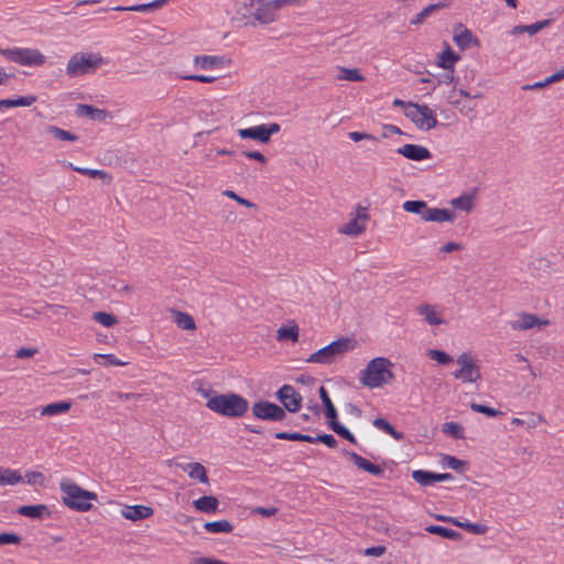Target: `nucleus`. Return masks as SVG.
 Instances as JSON below:
<instances>
[{"label":"nucleus","instance_id":"nucleus-1","mask_svg":"<svg viewBox=\"0 0 564 564\" xmlns=\"http://www.w3.org/2000/svg\"><path fill=\"white\" fill-rule=\"evenodd\" d=\"M63 503L79 512L88 511L93 508L91 501L97 499V495L88 491L77 485L74 480L65 478L59 482Z\"/></svg>","mask_w":564,"mask_h":564},{"label":"nucleus","instance_id":"nucleus-2","mask_svg":"<svg viewBox=\"0 0 564 564\" xmlns=\"http://www.w3.org/2000/svg\"><path fill=\"white\" fill-rule=\"evenodd\" d=\"M392 367L393 364L386 357L373 358L360 372L359 380L371 389L382 387L393 379Z\"/></svg>","mask_w":564,"mask_h":564},{"label":"nucleus","instance_id":"nucleus-3","mask_svg":"<svg viewBox=\"0 0 564 564\" xmlns=\"http://www.w3.org/2000/svg\"><path fill=\"white\" fill-rule=\"evenodd\" d=\"M206 406L228 417H241L249 408V402L236 393L217 394L208 399Z\"/></svg>","mask_w":564,"mask_h":564},{"label":"nucleus","instance_id":"nucleus-4","mask_svg":"<svg viewBox=\"0 0 564 564\" xmlns=\"http://www.w3.org/2000/svg\"><path fill=\"white\" fill-rule=\"evenodd\" d=\"M354 348L355 344L352 339L347 337L339 338L311 354L308 358H306V362L330 365L340 359L346 352L352 350Z\"/></svg>","mask_w":564,"mask_h":564},{"label":"nucleus","instance_id":"nucleus-5","mask_svg":"<svg viewBox=\"0 0 564 564\" xmlns=\"http://www.w3.org/2000/svg\"><path fill=\"white\" fill-rule=\"evenodd\" d=\"M106 61L99 53H75L66 65V74L74 78L86 74H94Z\"/></svg>","mask_w":564,"mask_h":564},{"label":"nucleus","instance_id":"nucleus-6","mask_svg":"<svg viewBox=\"0 0 564 564\" xmlns=\"http://www.w3.org/2000/svg\"><path fill=\"white\" fill-rule=\"evenodd\" d=\"M0 54L23 66H41L46 61V57L36 48H0Z\"/></svg>","mask_w":564,"mask_h":564},{"label":"nucleus","instance_id":"nucleus-7","mask_svg":"<svg viewBox=\"0 0 564 564\" xmlns=\"http://www.w3.org/2000/svg\"><path fill=\"white\" fill-rule=\"evenodd\" d=\"M405 115L421 130L427 131L437 124L434 111L426 105L408 102Z\"/></svg>","mask_w":564,"mask_h":564},{"label":"nucleus","instance_id":"nucleus-8","mask_svg":"<svg viewBox=\"0 0 564 564\" xmlns=\"http://www.w3.org/2000/svg\"><path fill=\"white\" fill-rule=\"evenodd\" d=\"M296 2V0H257V7L253 12L254 19L261 24H269L278 19V11L286 6Z\"/></svg>","mask_w":564,"mask_h":564},{"label":"nucleus","instance_id":"nucleus-9","mask_svg":"<svg viewBox=\"0 0 564 564\" xmlns=\"http://www.w3.org/2000/svg\"><path fill=\"white\" fill-rule=\"evenodd\" d=\"M349 220L338 231L346 236L357 237L365 232L370 218L367 207L357 205L349 214Z\"/></svg>","mask_w":564,"mask_h":564},{"label":"nucleus","instance_id":"nucleus-10","mask_svg":"<svg viewBox=\"0 0 564 564\" xmlns=\"http://www.w3.org/2000/svg\"><path fill=\"white\" fill-rule=\"evenodd\" d=\"M456 361L460 366V368L453 373L456 379L469 383L476 382L480 379L481 375L479 366L469 352H463L458 356Z\"/></svg>","mask_w":564,"mask_h":564},{"label":"nucleus","instance_id":"nucleus-11","mask_svg":"<svg viewBox=\"0 0 564 564\" xmlns=\"http://www.w3.org/2000/svg\"><path fill=\"white\" fill-rule=\"evenodd\" d=\"M281 127L276 122L268 124H259L251 128L239 129L237 131L240 139H252L260 143L267 144L270 142L271 137L278 133Z\"/></svg>","mask_w":564,"mask_h":564},{"label":"nucleus","instance_id":"nucleus-12","mask_svg":"<svg viewBox=\"0 0 564 564\" xmlns=\"http://www.w3.org/2000/svg\"><path fill=\"white\" fill-rule=\"evenodd\" d=\"M252 413L263 421H283L286 413L283 408L269 401H259L252 405Z\"/></svg>","mask_w":564,"mask_h":564},{"label":"nucleus","instance_id":"nucleus-13","mask_svg":"<svg viewBox=\"0 0 564 564\" xmlns=\"http://www.w3.org/2000/svg\"><path fill=\"white\" fill-rule=\"evenodd\" d=\"M276 397L280 402L283 404L284 411L288 410L291 413H296L302 408V397L295 390L293 386L284 384L282 386L278 392Z\"/></svg>","mask_w":564,"mask_h":564},{"label":"nucleus","instance_id":"nucleus-14","mask_svg":"<svg viewBox=\"0 0 564 564\" xmlns=\"http://www.w3.org/2000/svg\"><path fill=\"white\" fill-rule=\"evenodd\" d=\"M453 41L462 51H465L471 46H480V41L478 37H476L473 32L463 24L455 26Z\"/></svg>","mask_w":564,"mask_h":564},{"label":"nucleus","instance_id":"nucleus-15","mask_svg":"<svg viewBox=\"0 0 564 564\" xmlns=\"http://www.w3.org/2000/svg\"><path fill=\"white\" fill-rule=\"evenodd\" d=\"M549 325L547 319L539 318L534 314L521 313L511 322V328L514 330H527L531 328H542Z\"/></svg>","mask_w":564,"mask_h":564},{"label":"nucleus","instance_id":"nucleus-16","mask_svg":"<svg viewBox=\"0 0 564 564\" xmlns=\"http://www.w3.org/2000/svg\"><path fill=\"white\" fill-rule=\"evenodd\" d=\"M397 152L412 161H423L431 159L432 156L427 148L419 144H404L403 147L399 148Z\"/></svg>","mask_w":564,"mask_h":564},{"label":"nucleus","instance_id":"nucleus-17","mask_svg":"<svg viewBox=\"0 0 564 564\" xmlns=\"http://www.w3.org/2000/svg\"><path fill=\"white\" fill-rule=\"evenodd\" d=\"M153 509L148 506L137 505V506H124L121 509V516L131 521H139L143 519H148L153 516Z\"/></svg>","mask_w":564,"mask_h":564},{"label":"nucleus","instance_id":"nucleus-18","mask_svg":"<svg viewBox=\"0 0 564 564\" xmlns=\"http://www.w3.org/2000/svg\"><path fill=\"white\" fill-rule=\"evenodd\" d=\"M416 313L422 316L431 326H438L445 323L434 305L423 303L416 306Z\"/></svg>","mask_w":564,"mask_h":564},{"label":"nucleus","instance_id":"nucleus-19","mask_svg":"<svg viewBox=\"0 0 564 564\" xmlns=\"http://www.w3.org/2000/svg\"><path fill=\"white\" fill-rule=\"evenodd\" d=\"M347 455L349 456V458L352 460V463L358 468H360L373 476H382L383 475L384 471L379 465L372 464L368 459L364 458L362 456H360L354 452H348Z\"/></svg>","mask_w":564,"mask_h":564},{"label":"nucleus","instance_id":"nucleus-20","mask_svg":"<svg viewBox=\"0 0 564 564\" xmlns=\"http://www.w3.org/2000/svg\"><path fill=\"white\" fill-rule=\"evenodd\" d=\"M75 112L79 117H88L97 121H105L109 117V112L107 110L84 104L77 105Z\"/></svg>","mask_w":564,"mask_h":564},{"label":"nucleus","instance_id":"nucleus-21","mask_svg":"<svg viewBox=\"0 0 564 564\" xmlns=\"http://www.w3.org/2000/svg\"><path fill=\"white\" fill-rule=\"evenodd\" d=\"M18 513L32 519H43L51 516L46 505L22 506L18 509Z\"/></svg>","mask_w":564,"mask_h":564},{"label":"nucleus","instance_id":"nucleus-22","mask_svg":"<svg viewBox=\"0 0 564 564\" xmlns=\"http://www.w3.org/2000/svg\"><path fill=\"white\" fill-rule=\"evenodd\" d=\"M194 64L203 69H214L223 67L225 58L216 55H198L195 56Z\"/></svg>","mask_w":564,"mask_h":564},{"label":"nucleus","instance_id":"nucleus-23","mask_svg":"<svg viewBox=\"0 0 564 564\" xmlns=\"http://www.w3.org/2000/svg\"><path fill=\"white\" fill-rule=\"evenodd\" d=\"M456 219V214L446 208H430L426 221L432 223H453Z\"/></svg>","mask_w":564,"mask_h":564},{"label":"nucleus","instance_id":"nucleus-24","mask_svg":"<svg viewBox=\"0 0 564 564\" xmlns=\"http://www.w3.org/2000/svg\"><path fill=\"white\" fill-rule=\"evenodd\" d=\"M551 22H552V20L546 19V20L538 21L530 25H517V26L512 28L510 33L512 35H518V34H522V33H528L530 35H534L538 32H540L541 30L549 26L551 24Z\"/></svg>","mask_w":564,"mask_h":564},{"label":"nucleus","instance_id":"nucleus-25","mask_svg":"<svg viewBox=\"0 0 564 564\" xmlns=\"http://www.w3.org/2000/svg\"><path fill=\"white\" fill-rule=\"evenodd\" d=\"M402 207L405 212L416 214L422 220L426 221L430 207L424 200H406Z\"/></svg>","mask_w":564,"mask_h":564},{"label":"nucleus","instance_id":"nucleus-26","mask_svg":"<svg viewBox=\"0 0 564 564\" xmlns=\"http://www.w3.org/2000/svg\"><path fill=\"white\" fill-rule=\"evenodd\" d=\"M193 505L198 511L214 513L217 511L218 499L214 496H204L196 499Z\"/></svg>","mask_w":564,"mask_h":564},{"label":"nucleus","instance_id":"nucleus-27","mask_svg":"<svg viewBox=\"0 0 564 564\" xmlns=\"http://www.w3.org/2000/svg\"><path fill=\"white\" fill-rule=\"evenodd\" d=\"M183 470L188 473V476L193 479H197L203 484H208L209 479L207 476L206 468L200 463H189L182 467Z\"/></svg>","mask_w":564,"mask_h":564},{"label":"nucleus","instance_id":"nucleus-28","mask_svg":"<svg viewBox=\"0 0 564 564\" xmlns=\"http://www.w3.org/2000/svg\"><path fill=\"white\" fill-rule=\"evenodd\" d=\"M23 481V477L19 470L10 468L0 469V485L1 486H14Z\"/></svg>","mask_w":564,"mask_h":564},{"label":"nucleus","instance_id":"nucleus-29","mask_svg":"<svg viewBox=\"0 0 564 564\" xmlns=\"http://www.w3.org/2000/svg\"><path fill=\"white\" fill-rule=\"evenodd\" d=\"M72 404L67 401L50 403L41 409V415L43 416H55L66 413L70 409Z\"/></svg>","mask_w":564,"mask_h":564},{"label":"nucleus","instance_id":"nucleus-30","mask_svg":"<svg viewBox=\"0 0 564 564\" xmlns=\"http://www.w3.org/2000/svg\"><path fill=\"white\" fill-rule=\"evenodd\" d=\"M451 205L456 209L470 213L475 207V197L470 194H463L453 198Z\"/></svg>","mask_w":564,"mask_h":564},{"label":"nucleus","instance_id":"nucleus-31","mask_svg":"<svg viewBox=\"0 0 564 564\" xmlns=\"http://www.w3.org/2000/svg\"><path fill=\"white\" fill-rule=\"evenodd\" d=\"M276 340L284 341L291 340L292 343H296L299 340V327L296 324H293L288 327H280L276 330Z\"/></svg>","mask_w":564,"mask_h":564},{"label":"nucleus","instance_id":"nucleus-32","mask_svg":"<svg viewBox=\"0 0 564 564\" xmlns=\"http://www.w3.org/2000/svg\"><path fill=\"white\" fill-rule=\"evenodd\" d=\"M319 398L325 405V415L329 421H337V411L328 395L327 390L322 386L318 390Z\"/></svg>","mask_w":564,"mask_h":564},{"label":"nucleus","instance_id":"nucleus-33","mask_svg":"<svg viewBox=\"0 0 564 564\" xmlns=\"http://www.w3.org/2000/svg\"><path fill=\"white\" fill-rule=\"evenodd\" d=\"M425 531L431 534H437L445 539H449V540H454V541L459 540L462 538L459 532L452 530V529L441 527V525H435V524L427 525L425 528Z\"/></svg>","mask_w":564,"mask_h":564},{"label":"nucleus","instance_id":"nucleus-34","mask_svg":"<svg viewBox=\"0 0 564 564\" xmlns=\"http://www.w3.org/2000/svg\"><path fill=\"white\" fill-rule=\"evenodd\" d=\"M204 528L210 533H230L234 530V525L228 520L206 522Z\"/></svg>","mask_w":564,"mask_h":564},{"label":"nucleus","instance_id":"nucleus-35","mask_svg":"<svg viewBox=\"0 0 564 564\" xmlns=\"http://www.w3.org/2000/svg\"><path fill=\"white\" fill-rule=\"evenodd\" d=\"M69 166L74 171H76V172H78L80 174L87 175V176H89L91 178H100V180L105 181L106 183H110L111 180H112L111 175H109L107 172H105L102 170L79 167V166L73 165L72 163L69 164Z\"/></svg>","mask_w":564,"mask_h":564},{"label":"nucleus","instance_id":"nucleus-36","mask_svg":"<svg viewBox=\"0 0 564 564\" xmlns=\"http://www.w3.org/2000/svg\"><path fill=\"white\" fill-rule=\"evenodd\" d=\"M36 100L35 96H24L17 99H1L0 108H12V107H29Z\"/></svg>","mask_w":564,"mask_h":564},{"label":"nucleus","instance_id":"nucleus-37","mask_svg":"<svg viewBox=\"0 0 564 564\" xmlns=\"http://www.w3.org/2000/svg\"><path fill=\"white\" fill-rule=\"evenodd\" d=\"M375 427L383 431L384 433L391 435L394 440L401 441L403 438V434L397 431L387 420L382 417H377L372 421Z\"/></svg>","mask_w":564,"mask_h":564},{"label":"nucleus","instance_id":"nucleus-38","mask_svg":"<svg viewBox=\"0 0 564 564\" xmlns=\"http://www.w3.org/2000/svg\"><path fill=\"white\" fill-rule=\"evenodd\" d=\"M458 59L459 56L447 46V48L440 54L437 65L444 69H449L454 67V63Z\"/></svg>","mask_w":564,"mask_h":564},{"label":"nucleus","instance_id":"nucleus-39","mask_svg":"<svg viewBox=\"0 0 564 564\" xmlns=\"http://www.w3.org/2000/svg\"><path fill=\"white\" fill-rule=\"evenodd\" d=\"M174 315H175L174 322L176 323V325L180 328L186 329V330L196 329L195 321L189 314L180 312V311H175Z\"/></svg>","mask_w":564,"mask_h":564},{"label":"nucleus","instance_id":"nucleus-40","mask_svg":"<svg viewBox=\"0 0 564 564\" xmlns=\"http://www.w3.org/2000/svg\"><path fill=\"white\" fill-rule=\"evenodd\" d=\"M167 0H154L150 3L144 4H137L131 7H116V11H137V12H144L150 9H158L161 8L163 4L166 3Z\"/></svg>","mask_w":564,"mask_h":564},{"label":"nucleus","instance_id":"nucleus-41","mask_svg":"<svg viewBox=\"0 0 564 564\" xmlns=\"http://www.w3.org/2000/svg\"><path fill=\"white\" fill-rule=\"evenodd\" d=\"M46 133L51 134L55 139L62 140V141H76L78 140V137L76 134L70 133L69 131H66L62 128H58L56 126H47L45 128Z\"/></svg>","mask_w":564,"mask_h":564},{"label":"nucleus","instance_id":"nucleus-42","mask_svg":"<svg viewBox=\"0 0 564 564\" xmlns=\"http://www.w3.org/2000/svg\"><path fill=\"white\" fill-rule=\"evenodd\" d=\"M339 75L337 76L340 80H349V82H364L365 77L361 75L358 68H345L338 67Z\"/></svg>","mask_w":564,"mask_h":564},{"label":"nucleus","instance_id":"nucleus-43","mask_svg":"<svg viewBox=\"0 0 564 564\" xmlns=\"http://www.w3.org/2000/svg\"><path fill=\"white\" fill-rule=\"evenodd\" d=\"M442 431L456 440L464 438V429L459 423L447 422L443 425Z\"/></svg>","mask_w":564,"mask_h":564},{"label":"nucleus","instance_id":"nucleus-44","mask_svg":"<svg viewBox=\"0 0 564 564\" xmlns=\"http://www.w3.org/2000/svg\"><path fill=\"white\" fill-rule=\"evenodd\" d=\"M412 478L421 486H430L435 482L434 473L426 470H414Z\"/></svg>","mask_w":564,"mask_h":564},{"label":"nucleus","instance_id":"nucleus-45","mask_svg":"<svg viewBox=\"0 0 564 564\" xmlns=\"http://www.w3.org/2000/svg\"><path fill=\"white\" fill-rule=\"evenodd\" d=\"M329 426L336 434L347 440L348 442L356 444L357 441L355 436L338 421H329Z\"/></svg>","mask_w":564,"mask_h":564},{"label":"nucleus","instance_id":"nucleus-46","mask_svg":"<svg viewBox=\"0 0 564 564\" xmlns=\"http://www.w3.org/2000/svg\"><path fill=\"white\" fill-rule=\"evenodd\" d=\"M426 355L432 359L437 361L441 365H448L453 361L452 356H449L447 352L438 349H430L427 350Z\"/></svg>","mask_w":564,"mask_h":564},{"label":"nucleus","instance_id":"nucleus-47","mask_svg":"<svg viewBox=\"0 0 564 564\" xmlns=\"http://www.w3.org/2000/svg\"><path fill=\"white\" fill-rule=\"evenodd\" d=\"M93 318L105 327H111L117 323L116 317L112 314L106 312H96L94 313Z\"/></svg>","mask_w":564,"mask_h":564},{"label":"nucleus","instance_id":"nucleus-48","mask_svg":"<svg viewBox=\"0 0 564 564\" xmlns=\"http://www.w3.org/2000/svg\"><path fill=\"white\" fill-rule=\"evenodd\" d=\"M470 409L473 411H475V412L486 414L487 416H490V417H495V416H498V415L502 414V412L499 411V410L489 408V406L484 405V404H478V403H471L470 404Z\"/></svg>","mask_w":564,"mask_h":564},{"label":"nucleus","instance_id":"nucleus-49","mask_svg":"<svg viewBox=\"0 0 564 564\" xmlns=\"http://www.w3.org/2000/svg\"><path fill=\"white\" fill-rule=\"evenodd\" d=\"M442 463L454 470H459L462 467H464L467 463L465 460L458 459L451 455H444L442 458Z\"/></svg>","mask_w":564,"mask_h":564},{"label":"nucleus","instance_id":"nucleus-50","mask_svg":"<svg viewBox=\"0 0 564 564\" xmlns=\"http://www.w3.org/2000/svg\"><path fill=\"white\" fill-rule=\"evenodd\" d=\"M458 528L465 529L468 532L474 533V534H485L488 530V528L485 524L462 522V521H460V525H458Z\"/></svg>","mask_w":564,"mask_h":564},{"label":"nucleus","instance_id":"nucleus-51","mask_svg":"<svg viewBox=\"0 0 564 564\" xmlns=\"http://www.w3.org/2000/svg\"><path fill=\"white\" fill-rule=\"evenodd\" d=\"M223 194L228 197V198H231L234 200H236L238 204L245 206V207H248V208H257L256 204H253L252 202L239 196L238 194H236L234 191L231 189H226L223 192Z\"/></svg>","mask_w":564,"mask_h":564},{"label":"nucleus","instance_id":"nucleus-52","mask_svg":"<svg viewBox=\"0 0 564 564\" xmlns=\"http://www.w3.org/2000/svg\"><path fill=\"white\" fill-rule=\"evenodd\" d=\"M24 478L29 485H43L45 481V476L40 471H28Z\"/></svg>","mask_w":564,"mask_h":564},{"label":"nucleus","instance_id":"nucleus-53","mask_svg":"<svg viewBox=\"0 0 564 564\" xmlns=\"http://www.w3.org/2000/svg\"><path fill=\"white\" fill-rule=\"evenodd\" d=\"M94 359L98 361L99 359H105L107 364L112 366H126L128 362L122 361L118 358H116L115 355L111 354H95Z\"/></svg>","mask_w":564,"mask_h":564},{"label":"nucleus","instance_id":"nucleus-54","mask_svg":"<svg viewBox=\"0 0 564 564\" xmlns=\"http://www.w3.org/2000/svg\"><path fill=\"white\" fill-rule=\"evenodd\" d=\"M449 4V1L448 0H444L442 2H438V3H433V4H430L427 7H425L424 9H422L421 11V15H424L425 18L430 17L433 12L442 9V8H445Z\"/></svg>","mask_w":564,"mask_h":564},{"label":"nucleus","instance_id":"nucleus-55","mask_svg":"<svg viewBox=\"0 0 564 564\" xmlns=\"http://www.w3.org/2000/svg\"><path fill=\"white\" fill-rule=\"evenodd\" d=\"M20 542H21V536L15 533H1L0 534V545L19 544Z\"/></svg>","mask_w":564,"mask_h":564},{"label":"nucleus","instance_id":"nucleus-56","mask_svg":"<svg viewBox=\"0 0 564 564\" xmlns=\"http://www.w3.org/2000/svg\"><path fill=\"white\" fill-rule=\"evenodd\" d=\"M182 79L186 80H194L199 83H214L217 78L214 76H207V75H183L181 76Z\"/></svg>","mask_w":564,"mask_h":564},{"label":"nucleus","instance_id":"nucleus-57","mask_svg":"<svg viewBox=\"0 0 564 564\" xmlns=\"http://www.w3.org/2000/svg\"><path fill=\"white\" fill-rule=\"evenodd\" d=\"M348 137L350 140L355 141V142H359L361 140H373V141L377 140L372 134H369L366 132H359V131L349 132Z\"/></svg>","mask_w":564,"mask_h":564},{"label":"nucleus","instance_id":"nucleus-58","mask_svg":"<svg viewBox=\"0 0 564 564\" xmlns=\"http://www.w3.org/2000/svg\"><path fill=\"white\" fill-rule=\"evenodd\" d=\"M303 434L301 433H289V432H278L275 433V438L278 440H288V441H301L302 442V436Z\"/></svg>","mask_w":564,"mask_h":564},{"label":"nucleus","instance_id":"nucleus-59","mask_svg":"<svg viewBox=\"0 0 564 564\" xmlns=\"http://www.w3.org/2000/svg\"><path fill=\"white\" fill-rule=\"evenodd\" d=\"M316 440H318V442L325 444L329 448H335L337 446L336 438L330 434H319L316 436Z\"/></svg>","mask_w":564,"mask_h":564},{"label":"nucleus","instance_id":"nucleus-60","mask_svg":"<svg viewBox=\"0 0 564 564\" xmlns=\"http://www.w3.org/2000/svg\"><path fill=\"white\" fill-rule=\"evenodd\" d=\"M35 354H37L36 348H20L15 352V357L19 359H26L33 357Z\"/></svg>","mask_w":564,"mask_h":564},{"label":"nucleus","instance_id":"nucleus-61","mask_svg":"<svg viewBox=\"0 0 564 564\" xmlns=\"http://www.w3.org/2000/svg\"><path fill=\"white\" fill-rule=\"evenodd\" d=\"M242 155L248 158V159L256 160V161H258L261 164H265L267 163V158L261 152H259V151H243Z\"/></svg>","mask_w":564,"mask_h":564},{"label":"nucleus","instance_id":"nucleus-62","mask_svg":"<svg viewBox=\"0 0 564 564\" xmlns=\"http://www.w3.org/2000/svg\"><path fill=\"white\" fill-rule=\"evenodd\" d=\"M386 552V547L382 545L371 546L365 550V554L368 556H381Z\"/></svg>","mask_w":564,"mask_h":564},{"label":"nucleus","instance_id":"nucleus-63","mask_svg":"<svg viewBox=\"0 0 564 564\" xmlns=\"http://www.w3.org/2000/svg\"><path fill=\"white\" fill-rule=\"evenodd\" d=\"M45 307L48 308L53 314H56V315H65L66 316L68 313L67 307L64 305L46 304Z\"/></svg>","mask_w":564,"mask_h":564},{"label":"nucleus","instance_id":"nucleus-64","mask_svg":"<svg viewBox=\"0 0 564 564\" xmlns=\"http://www.w3.org/2000/svg\"><path fill=\"white\" fill-rule=\"evenodd\" d=\"M532 268L534 270H545L546 271L551 268V263L545 258H540V259H536L532 263Z\"/></svg>","mask_w":564,"mask_h":564}]
</instances>
